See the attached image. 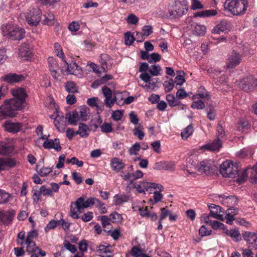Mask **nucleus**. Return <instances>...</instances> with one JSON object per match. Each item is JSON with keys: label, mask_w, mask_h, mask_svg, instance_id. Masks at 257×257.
Here are the masks:
<instances>
[{"label": "nucleus", "mask_w": 257, "mask_h": 257, "mask_svg": "<svg viewBox=\"0 0 257 257\" xmlns=\"http://www.w3.org/2000/svg\"><path fill=\"white\" fill-rule=\"evenodd\" d=\"M243 238L248 243L253 244L256 242L257 235L254 232H245L242 234Z\"/></svg>", "instance_id": "nucleus-30"}, {"label": "nucleus", "mask_w": 257, "mask_h": 257, "mask_svg": "<svg viewBox=\"0 0 257 257\" xmlns=\"http://www.w3.org/2000/svg\"><path fill=\"white\" fill-rule=\"evenodd\" d=\"M93 213L90 211L86 212L81 217L80 216V218H81L82 220L85 222L90 221L93 218Z\"/></svg>", "instance_id": "nucleus-62"}, {"label": "nucleus", "mask_w": 257, "mask_h": 257, "mask_svg": "<svg viewBox=\"0 0 257 257\" xmlns=\"http://www.w3.org/2000/svg\"><path fill=\"white\" fill-rule=\"evenodd\" d=\"M3 126L5 130L10 133L15 134L19 132L22 127V124L20 122H14L11 121H6Z\"/></svg>", "instance_id": "nucleus-13"}, {"label": "nucleus", "mask_w": 257, "mask_h": 257, "mask_svg": "<svg viewBox=\"0 0 257 257\" xmlns=\"http://www.w3.org/2000/svg\"><path fill=\"white\" fill-rule=\"evenodd\" d=\"M45 19L44 20L43 23L45 25H52L54 23L55 17L53 13H48L45 16Z\"/></svg>", "instance_id": "nucleus-42"}, {"label": "nucleus", "mask_w": 257, "mask_h": 257, "mask_svg": "<svg viewBox=\"0 0 257 257\" xmlns=\"http://www.w3.org/2000/svg\"><path fill=\"white\" fill-rule=\"evenodd\" d=\"M64 247L72 253H75L77 249L74 245L71 244L68 241L64 242Z\"/></svg>", "instance_id": "nucleus-60"}, {"label": "nucleus", "mask_w": 257, "mask_h": 257, "mask_svg": "<svg viewBox=\"0 0 257 257\" xmlns=\"http://www.w3.org/2000/svg\"><path fill=\"white\" fill-rule=\"evenodd\" d=\"M190 29L194 34L198 36L203 35L206 32V27L204 25L195 23L191 24Z\"/></svg>", "instance_id": "nucleus-24"}, {"label": "nucleus", "mask_w": 257, "mask_h": 257, "mask_svg": "<svg viewBox=\"0 0 257 257\" xmlns=\"http://www.w3.org/2000/svg\"><path fill=\"white\" fill-rule=\"evenodd\" d=\"M125 43L127 45H131L134 41V37L130 32H127L125 34Z\"/></svg>", "instance_id": "nucleus-57"}, {"label": "nucleus", "mask_w": 257, "mask_h": 257, "mask_svg": "<svg viewBox=\"0 0 257 257\" xmlns=\"http://www.w3.org/2000/svg\"><path fill=\"white\" fill-rule=\"evenodd\" d=\"M140 78L142 80L146 82V84L145 85H142V87L144 88L151 89L153 88L155 86V83L151 82L152 80L151 79V76L149 73L147 72L142 73L140 75Z\"/></svg>", "instance_id": "nucleus-25"}, {"label": "nucleus", "mask_w": 257, "mask_h": 257, "mask_svg": "<svg viewBox=\"0 0 257 257\" xmlns=\"http://www.w3.org/2000/svg\"><path fill=\"white\" fill-rule=\"evenodd\" d=\"M220 173L223 177L234 178L238 175V167L230 160L224 161L220 167Z\"/></svg>", "instance_id": "nucleus-5"}, {"label": "nucleus", "mask_w": 257, "mask_h": 257, "mask_svg": "<svg viewBox=\"0 0 257 257\" xmlns=\"http://www.w3.org/2000/svg\"><path fill=\"white\" fill-rule=\"evenodd\" d=\"M222 202L223 205L231 206L237 204V199L234 196H224L222 197Z\"/></svg>", "instance_id": "nucleus-31"}, {"label": "nucleus", "mask_w": 257, "mask_h": 257, "mask_svg": "<svg viewBox=\"0 0 257 257\" xmlns=\"http://www.w3.org/2000/svg\"><path fill=\"white\" fill-rule=\"evenodd\" d=\"M248 6L247 0H226L224 3V9L233 15L244 14Z\"/></svg>", "instance_id": "nucleus-3"}, {"label": "nucleus", "mask_w": 257, "mask_h": 257, "mask_svg": "<svg viewBox=\"0 0 257 257\" xmlns=\"http://www.w3.org/2000/svg\"><path fill=\"white\" fill-rule=\"evenodd\" d=\"M110 165L112 170L118 172L124 168L125 164L120 159L114 157L111 159Z\"/></svg>", "instance_id": "nucleus-21"}, {"label": "nucleus", "mask_w": 257, "mask_h": 257, "mask_svg": "<svg viewBox=\"0 0 257 257\" xmlns=\"http://www.w3.org/2000/svg\"><path fill=\"white\" fill-rule=\"evenodd\" d=\"M200 98H206L209 99L210 98L208 92L206 90L202 92H199L198 94L193 95L192 99H200Z\"/></svg>", "instance_id": "nucleus-54"}, {"label": "nucleus", "mask_w": 257, "mask_h": 257, "mask_svg": "<svg viewBox=\"0 0 257 257\" xmlns=\"http://www.w3.org/2000/svg\"><path fill=\"white\" fill-rule=\"evenodd\" d=\"M199 233L201 236L209 235L211 233V230L208 229L204 225H202L199 230Z\"/></svg>", "instance_id": "nucleus-59"}, {"label": "nucleus", "mask_w": 257, "mask_h": 257, "mask_svg": "<svg viewBox=\"0 0 257 257\" xmlns=\"http://www.w3.org/2000/svg\"><path fill=\"white\" fill-rule=\"evenodd\" d=\"M41 12L38 7L30 8L26 15V19L31 26H37L41 19Z\"/></svg>", "instance_id": "nucleus-6"}, {"label": "nucleus", "mask_w": 257, "mask_h": 257, "mask_svg": "<svg viewBox=\"0 0 257 257\" xmlns=\"http://www.w3.org/2000/svg\"><path fill=\"white\" fill-rule=\"evenodd\" d=\"M222 147V142L220 139H216L212 142L209 143L199 147L201 151H218Z\"/></svg>", "instance_id": "nucleus-11"}, {"label": "nucleus", "mask_w": 257, "mask_h": 257, "mask_svg": "<svg viewBox=\"0 0 257 257\" xmlns=\"http://www.w3.org/2000/svg\"><path fill=\"white\" fill-rule=\"evenodd\" d=\"M193 102L191 104V107L193 109H203L205 108L204 102L199 99H192Z\"/></svg>", "instance_id": "nucleus-37"}, {"label": "nucleus", "mask_w": 257, "mask_h": 257, "mask_svg": "<svg viewBox=\"0 0 257 257\" xmlns=\"http://www.w3.org/2000/svg\"><path fill=\"white\" fill-rule=\"evenodd\" d=\"M101 131L103 133H108L112 131V128L111 124L104 123L101 126Z\"/></svg>", "instance_id": "nucleus-64"}, {"label": "nucleus", "mask_w": 257, "mask_h": 257, "mask_svg": "<svg viewBox=\"0 0 257 257\" xmlns=\"http://www.w3.org/2000/svg\"><path fill=\"white\" fill-rule=\"evenodd\" d=\"M11 143L3 141L0 142V155H8L13 150Z\"/></svg>", "instance_id": "nucleus-26"}, {"label": "nucleus", "mask_w": 257, "mask_h": 257, "mask_svg": "<svg viewBox=\"0 0 257 257\" xmlns=\"http://www.w3.org/2000/svg\"><path fill=\"white\" fill-rule=\"evenodd\" d=\"M175 8L176 10V12H177L178 14V17H181L182 16L185 15L187 12V9L186 7L181 4L179 6L176 5Z\"/></svg>", "instance_id": "nucleus-50"}, {"label": "nucleus", "mask_w": 257, "mask_h": 257, "mask_svg": "<svg viewBox=\"0 0 257 257\" xmlns=\"http://www.w3.org/2000/svg\"><path fill=\"white\" fill-rule=\"evenodd\" d=\"M250 180L253 184L257 183V163L251 169Z\"/></svg>", "instance_id": "nucleus-47"}, {"label": "nucleus", "mask_w": 257, "mask_h": 257, "mask_svg": "<svg viewBox=\"0 0 257 257\" xmlns=\"http://www.w3.org/2000/svg\"><path fill=\"white\" fill-rule=\"evenodd\" d=\"M66 90L69 93H76L78 92V87L76 83L72 81H68L65 84Z\"/></svg>", "instance_id": "nucleus-33"}, {"label": "nucleus", "mask_w": 257, "mask_h": 257, "mask_svg": "<svg viewBox=\"0 0 257 257\" xmlns=\"http://www.w3.org/2000/svg\"><path fill=\"white\" fill-rule=\"evenodd\" d=\"M133 134L137 136L140 140L143 139L145 134L142 130V126L140 124L139 126H136L133 130Z\"/></svg>", "instance_id": "nucleus-46"}, {"label": "nucleus", "mask_w": 257, "mask_h": 257, "mask_svg": "<svg viewBox=\"0 0 257 257\" xmlns=\"http://www.w3.org/2000/svg\"><path fill=\"white\" fill-rule=\"evenodd\" d=\"M15 213L14 211H8L5 213H0V220L5 224H8L13 221Z\"/></svg>", "instance_id": "nucleus-22"}, {"label": "nucleus", "mask_w": 257, "mask_h": 257, "mask_svg": "<svg viewBox=\"0 0 257 257\" xmlns=\"http://www.w3.org/2000/svg\"><path fill=\"white\" fill-rule=\"evenodd\" d=\"M99 203V200L95 198L90 197L85 200L84 197H80L74 202H72L70 206V215L74 219L80 218L79 214L81 213L85 208Z\"/></svg>", "instance_id": "nucleus-2"}, {"label": "nucleus", "mask_w": 257, "mask_h": 257, "mask_svg": "<svg viewBox=\"0 0 257 257\" xmlns=\"http://www.w3.org/2000/svg\"><path fill=\"white\" fill-rule=\"evenodd\" d=\"M12 92L14 98L5 100L0 106V121L7 117H15V111L25 107L26 98L27 97L25 90L22 88H17L13 89Z\"/></svg>", "instance_id": "nucleus-1"}, {"label": "nucleus", "mask_w": 257, "mask_h": 257, "mask_svg": "<svg viewBox=\"0 0 257 257\" xmlns=\"http://www.w3.org/2000/svg\"><path fill=\"white\" fill-rule=\"evenodd\" d=\"M79 114V117L81 121L87 120L89 117V109L86 106H81L77 110Z\"/></svg>", "instance_id": "nucleus-23"}, {"label": "nucleus", "mask_w": 257, "mask_h": 257, "mask_svg": "<svg viewBox=\"0 0 257 257\" xmlns=\"http://www.w3.org/2000/svg\"><path fill=\"white\" fill-rule=\"evenodd\" d=\"M161 55L157 53H153L150 55L149 62L151 63L153 62H158L161 60Z\"/></svg>", "instance_id": "nucleus-56"}, {"label": "nucleus", "mask_w": 257, "mask_h": 257, "mask_svg": "<svg viewBox=\"0 0 257 257\" xmlns=\"http://www.w3.org/2000/svg\"><path fill=\"white\" fill-rule=\"evenodd\" d=\"M67 164H72V165H76L78 167H81L83 165V162L79 161L76 157H73L71 159H67L66 160Z\"/></svg>", "instance_id": "nucleus-49"}, {"label": "nucleus", "mask_w": 257, "mask_h": 257, "mask_svg": "<svg viewBox=\"0 0 257 257\" xmlns=\"http://www.w3.org/2000/svg\"><path fill=\"white\" fill-rule=\"evenodd\" d=\"M193 132V127L191 125L187 126L181 133V136L183 139H187Z\"/></svg>", "instance_id": "nucleus-41"}, {"label": "nucleus", "mask_w": 257, "mask_h": 257, "mask_svg": "<svg viewBox=\"0 0 257 257\" xmlns=\"http://www.w3.org/2000/svg\"><path fill=\"white\" fill-rule=\"evenodd\" d=\"M207 116L210 120H214L216 117V111L214 107L210 106L206 108Z\"/></svg>", "instance_id": "nucleus-48"}, {"label": "nucleus", "mask_w": 257, "mask_h": 257, "mask_svg": "<svg viewBox=\"0 0 257 257\" xmlns=\"http://www.w3.org/2000/svg\"><path fill=\"white\" fill-rule=\"evenodd\" d=\"M59 224V220L52 219L48 223V224L45 227V231L46 232H48V231H49V230L54 229Z\"/></svg>", "instance_id": "nucleus-43"}, {"label": "nucleus", "mask_w": 257, "mask_h": 257, "mask_svg": "<svg viewBox=\"0 0 257 257\" xmlns=\"http://www.w3.org/2000/svg\"><path fill=\"white\" fill-rule=\"evenodd\" d=\"M191 9L193 10L201 9L204 8L203 5L199 0H191Z\"/></svg>", "instance_id": "nucleus-53"}, {"label": "nucleus", "mask_w": 257, "mask_h": 257, "mask_svg": "<svg viewBox=\"0 0 257 257\" xmlns=\"http://www.w3.org/2000/svg\"><path fill=\"white\" fill-rule=\"evenodd\" d=\"M90 131V128L86 124L84 123H80L78 130L75 132V135H79L82 138H86L88 136Z\"/></svg>", "instance_id": "nucleus-27"}, {"label": "nucleus", "mask_w": 257, "mask_h": 257, "mask_svg": "<svg viewBox=\"0 0 257 257\" xmlns=\"http://www.w3.org/2000/svg\"><path fill=\"white\" fill-rule=\"evenodd\" d=\"M12 198V196L10 194L0 190V204H5Z\"/></svg>", "instance_id": "nucleus-35"}, {"label": "nucleus", "mask_w": 257, "mask_h": 257, "mask_svg": "<svg viewBox=\"0 0 257 257\" xmlns=\"http://www.w3.org/2000/svg\"><path fill=\"white\" fill-rule=\"evenodd\" d=\"M16 164V161L14 159L0 158V172L13 168Z\"/></svg>", "instance_id": "nucleus-14"}, {"label": "nucleus", "mask_w": 257, "mask_h": 257, "mask_svg": "<svg viewBox=\"0 0 257 257\" xmlns=\"http://www.w3.org/2000/svg\"><path fill=\"white\" fill-rule=\"evenodd\" d=\"M65 118L67 120L68 123L71 125H75L78 121H81L79 117V114L76 110L67 112Z\"/></svg>", "instance_id": "nucleus-20"}, {"label": "nucleus", "mask_w": 257, "mask_h": 257, "mask_svg": "<svg viewBox=\"0 0 257 257\" xmlns=\"http://www.w3.org/2000/svg\"><path fill=\"white\" fill-rule=\"evenodd\" d=\"M166 100L171 107L176 106L179 104V100L175 98L174 95L169 94L166 95Z\"/></svg>", "instance_id": "nucleus-40"}, {"label": "nucleus", "mask_w": 257, "mask_h": 257, "mask_svg": "<svg viewBox=\"0 0 257 257\" xmlns=\"http://www.w3.org/2000/svg\"><path fill=\"white\" fill-rule=\"evenodd\" d=\"M165 90L166 92L171 91L174 87V83L173 79H170L168 81H166L163 84Z\"/></svg>", "instance_id": "nucleus-52"}, {"label": "nucleus", "mask_w": 257, "mask_h": 257, "mask_svg": "<svg viewBox=\"0 0 257 257\" xmlns=\"http://www.w3.org/2000/svg\"><path fill=\"white\" fill-rule=\"evenodd\" d=\"M96 252L100 257H105L106 254L111 252V251L110 250V245L100 244L97 247Z\"/></svg>", "instance_id": "nucleus-29"}, {"label": "nucleus", "mask_w": 257, "mask_h": 257, "mask_svg": "<svg viewBox=\"0 0 257 257\" xmlns=\"http://www.w3.org/2000/svg\"><path fill=\"white\" fill-rule=\"evenodd\" d=\"M256 85V80L251 76L243 78L239 84L240 87L245 91H252Z\"/></svg>", "instance_id": "nucleus-9"}, {"label": "nucleus", "mask_w": 257, "mask_h": 257, "mask_svg": "<svg viewBox=\"0 0 257 257\" xmlns=\"http://www.w3.org/2000/svg\"><path fill=\"white\" fill-rule=\"evenodd\" d=\"M19 55L24 60L30 59L32 52L30 46L27 44H23L19 49Z\"/></svg>", "instance_id": "nucleus-17"}, {"label": "nucleus", "mask_w": 257, "mask_h": 257, "mask_svg": "<svg viewBox=\"0 0 257 257\" xmlns=\"http://www.w3.org/2000/svg\"><path fill=\"white\" fill-rule=\"evenodd\" d=\"M43 146L45 149H53L57 152H59L61 150L60 141L58 139L47 140L44 142Z\"/></svg>", "instance_id": "nucleus-15"}, {"label": "nucleus", "mask_w": 257, "mask_h": 257, "mask_svg": "<svg viewBox=\"0 0 257 257\" xmlns=\"http://www.w3.org/2000/svg\"><path fill=\"white\" fill-rule=\"evenodd\" d=\"M161 68L159 65H153L149 70V72L153 76H158L160 74Z\"/></svg>", "instance_id": "nucleus-51"}, {"label": "nucleus", "mask_w": 257, "mask_h": 257, "mask_svg": "<svg viewBox=\"0 0 257 257\" xmlns=\"http://www.w3.org/2000/svg\"><path fill=\"white\" fill-rule=\"evenodd\" d=\"M54 123L57 129L60 132L63 133L66 128V125L60 122L57 118H55Z\"/></svg>", "instance_id": "nucleus-55"}, {"label": "nucleus", "mask_w": 257, "mask_h": 257, "mask_svg": "<svg viewBox=\"0 0 257 257\" xmlns=\"http://www.w3.org/2000/svg\"><path fill=\"white\" fill-rule=\"evenodd\" d=\"M249 127L248 121L245 119H240L237 123L236 127L239 131H244Z\"/></svg>", "instance_id": "nucleus-36"}, {"label": "nucleus", "mask_w": 257, "mask_h": 257, "mask_svg": "<svg viewBox=\"0 0 257 257\" xmlns=\"http://www.w3.org/2000/svg\"><path fill=\"white\" fill-rule=\"evenodd\" d=\"M140 144L136 143L129 149V153L131 155H136L137 152L140 151Z\"/></svg>", "instance_id": "nucleus-61"}, {"label": "nucleus", "mask_w": 257, "mask_h": 257, "mask_svg": "<svg viewBox=\"0 0 257 257\" xmlns=\"http://www.w3.org/2000/svg\"><path fill=\"white\" fill-rule=\"evenodd\" d=\"M226 29V22L225 21H221L214 27L212 30V32L214 34H220L221 32L225 31Z\"/></svg>", "instance_id": "nucleus-32"}, {"label": "nucleus", "mask_w": 257, "mask_h": 257, "mask_svg": "<svg viewBox=\"0 0 257 257\" xmlns=\"http://www.w3.org/2000/svg\"><path fill=\"white\" fill-rule=\"evenodd\" d=\"M109 217L110 221L113 223H120L122 220L121 215L116 212H114L110 214Z\"/></svg>", "instance_id": "nucleus-38"}, {"label": "nucleus", "mask_w": 257, "mask_h": 257, "mask_svg": "<svg viewBox=\"0 0 257 257\" xmlns=\"http://www.w3.org/2000/svg\"><path fill=\"white\" fill-rule=\"evenodd\" d=\"M25 244L27 245V251L31 252H36L38 247L36 246L35 242L33 240H26Z\"/></svg>", "instance_id": "nucleus-39"}, {"label": "nucleus", "mask_w": 257, "mask_h": 257, "mask_svg": "<svg viewBox=\"0 0 257 257\" xmlns=\"http://www.w3.org/2000/svg\"><path fill=\"white\" fill-rule=\"evenodd\" d=\"M217 11L216 10H207L195 13L193 14L194 17H210L216 15Z\"/></svg>", "instance_id": "nucleus-28"}, {"label": "nucleus", "mask_w": 257, "mask_h": 257, "mask_svg": "<svg viewBox=\"0 0 257 257\" xmlns=\"http://www.w3.org/2000/svg\"><path fill=\"white\" fill-rule=\"evenodd\" d=\"M129 197L127 195H116L114 197V203L116 205H120L124 202L128 201Z\"/></svg>", "instance_id": "nucleus-34"}, {"label": "nucleus", "mask_w": 257, "mask_h": 257, "mask_svg": "<svg viewBox=\"0 0 257 257\" xmlns=\"http://www.w3.org/2000/svg\"><path fill=\"white\" fill-rule=\"evenodd\" d=\"M143 36H149L153 33L152 27L151 26H144L142 28Z\"/></svg>", "instance_id": "nucleus-58"}, {"label": "nucleus", "mask_w": 257, "mask_h": 257, "mask_svg": "<svg viewBox=\"0 0 257 257\" xmlns=\"http://www.w3.org/2000/svg\"><path fill=\"white\" fill-rule=\"evenodd\" d=\"M140 193H145V191L151 193L154 189H158L161 191L163 186L159 184L147 182H141L135 187Z\"/></svg>", "instance_id": "nucleus-7"}, {"label": "nucleus", "mask_w": 257, "mask_h": 257, "mask_svg": "<svg viewBox=\"0 0 257 257\" xmlns=\"http://www.w3.org/2000/svg\"><path fill=\"white\" fill-rule=\"evenodd\" d=\"M4 81L9 83H18L25 80V76L22 74H8L3 77Z\"/></svg>", "instance_id": "nucleus-18"}, {"label": "nucleus", "mask_w": 257, "mask_h": 257, "mask_svg": "<svg viewBox=\"0 0 257 257\" xmlns=\"http://www.w3.org/2000/svg\"><path fill=\"white\" fill-rule=\"evenodd\" d=\"M242 60V56L240 54L233 50L229 54L226 62L227 69H232L238 66Z\"/></svg>", "instance_id": "nucleus-8"}, {"label": "nucleus", "mask_w": 257, "mask_h": 257, "mask_svg": "<svg viewBox=\"0 0 257 257\" xmlns=\"http://www.w3.org/2000/svg\"><path fill=\"white\" fill-rule=\"evenodd\" d=\"M64 62L67 65V71L68 74L75 75L78 77H82V70L75 62L72 61V62L69 63L65 61Z\"/></svg>", "instance_id": "nucleus-12"}, {"label": "nucleus", "mask_w": 257, "mask_h": 257, "mask_svg": "<svg viewBox=\"0 0 257 257\" xmlns=\"http://www.w3.org/2000/svg\"><path fill=\"white\" fill-rule=\"evenodd\" d=\"M208 207L210 209V215L211 217L221 221L224 220V216L223 214H221V209L220 206L211 204Z\"/></svg>", "instance_id": "nucleus-16"}, {"label": "nucleus", "mask_w": 257, "mask_h": 257, "mask_svg": "<svg viewBox=\"0 0 257 257\" xmlns=\"http://www.w3.org/2000/svg\"><path fill=\"white\" fill-rule=\"evenodd\" d=\"M197 169L201 173L210 175L214 170V165L211 160H204L200 163Z\"/></svg>", "instance_id": "nucleus-10"}, {"label": "nucleus", "mask_w": 257, "mask_h": 257, "mask_svg": "<svg viewBox=\"0 0 257 257\" xmlns=\"http://www.w3.org/2000/svg\"><path fill=\"white\" fill-rule=\"evenodd\" d=\"M139 21V19L134 14L130 15L127 18V22L128 24L136 25Z\"/></svg>", "instance_id": "nucleus-63"}, {"label": "nucleus", "mask_w": 257, "mask_h": 257, "mask_svg": "<svg viewBox=\"0 0 257 257\" xmlns=\"http://www.w3.org/2000/svg\"><path fill=\"white\" fill-rule=\"evenodd\" d=\"M227 234L230 236L235 241H238L241 240V235L239 232L235 230H231Z\"/></svg>", "instance_id": "nucleus-45"}, {"label": "nucleus", "mask_w": 257, "mask_h": 257, "mask_svg": "<svg viewBox=\"0 0 257 257\" xmlns=\"http://www.w3.org/2000/svg\"><path fill=\"white\" fill-rule=\"evenodd\" d=\"M4 35L8 36L14 40H20L25 36V30L17 25L9 24L6 25L5 30H3Z\"/></svg>", "instance_id": "nucleus-4"}, {"label": "nucleus", "mask_w": 257, "mask_h": 257, "mask_svg": "<svg viewBox=\"0 0 257 257\" xmlns=\"http://www.w3.org/2000/svg\"><path fill=\"white\" fill-rule=\"evenodd\" d=\"M100 220L103 227L110 229L111 228V225L110 223V219L107 216L104 215L100 217Z\"/></svg>", "instance_id": "nucleus-44"}, {"label": "nucleus", "mask_w": 257, "mask_h": 257, "mask_svg": "<svg viewBox=\"0 0 257 257\" xmlns=\"http://www.w3.org/2000/svg\"><path fill=\"white\" fill-rule=\"evenodd\" d=\"M48 62L49 70L51 71L52 75L54 78L57 79L59 76V74L57 72L59 70V66L57 63L55 59L52 57H50L48 58Z\"/></svg>", "instance_id": "nucleus-19"}]
</instances>
